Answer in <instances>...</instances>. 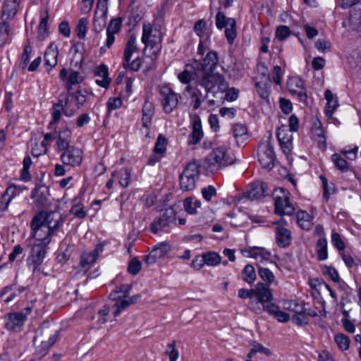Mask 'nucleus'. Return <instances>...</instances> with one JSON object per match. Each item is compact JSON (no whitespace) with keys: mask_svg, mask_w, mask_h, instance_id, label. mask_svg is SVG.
<instances>
[{"mask_svg":"<svg viewBox=\"0 0 361 361\" xmlns=\"http://www.w3.org/2000/svg\"><path fill=\"white\" fill-rule=\"evenodd\" d=\"M161 30L149 23H144L141 37V42L145 44L144 54L155 61L161 50Z\"/></svg>","mask_w":361,"mask_h":361,"instance_id":"f257e3e1","label":"nucleus"},{"mask_svg":"<svg viewBox=\"0 0 361 361\" xmlns=\"http://www.w3.org/2000/svg\"><path fill=\"white\" fill-rule=\"evenodd\" d=\"M234 163L235 159L228 152V149L225 146L214 149L204 159L205 168L212 173Z\"/></svg>","mask_w":361,"mask_h":361,"instance_id":"f03ea898","label":"nucleus"},{"mask_svg":"<svg viewBox=\"0 0 361 361\" xmlns=\"http://www.w3.org/2000/svg\"><path fill=\"white\" fill-rule=\"evenodd\" d=\"M198 81L200 85L205 88L207 94L212 93L214 97L218 92L224 93L228 87V83L225 78L218 73H214V71L202 73Z\"/></svg>","mask_w":361,"mask_h":361,"instance_id":"7ed1b4c3","label":"nucleus"},{"mask_svg":"<svg viewBox=\"0 0 361 361\" xmlns=\"http://www.w3.org/2000/svg\"><path fill=\"white\" fill-rule=\"evenodd\" d=\"M254 300H250L249 309L256 314H262L265 310V303L273 300V294L269 286L257 283L253 288Z\"/></svg>","mask_w":361,"mask_h":361,"instance_id":"20e7f679","label":"nucleus"},{"mask_svg":"<svg viewBox=\"0 0 361 361\" xmlns=\"http://www.w3.org/2000/svg\"><path fill=\"white\" fill-rule=\"evenodd\" d=\"M200 164L191 161L184 169L180 177V188L183 191H190L195 188L196 181L200 174Z\"/></svg>","mask_w":361,"mask_h":361,"instance_id":"39448f33","label":"nucleus"},{"mask_svg":"<svg viewBox=\"0 0 361 361\" xmlns=\"http://www.w3.org/2000/svg\"><path fill=\"white\" fill-rule=\"evenodd\" d=\"M44 220L45 219H44L42 214H37L31 221L30 226L33 237L37 240L42 241L40 243L47 245L50 243L51 236L54 233L44 224Z\"/></svg>","mask_w":361,"mask_h":361,"instance_id":"423d86ee","label":"nucleus"},{"mask_svg":"<svg viewBox=\"0 0 361 361\" xmlns=\"http://www.w3.org/2000/svg\"><path fill=\"white\" fill-rule=\"evenodd\" d=\"M46 244H34L27 259V264L33 274L40 271V267L47 254Z\"/></svg>","mask_w":361,"mask_h":361,"instance_id":"0eeeda50","label":"nucleus"},{"mask_svg":"<svg viewBox=\"0 0 361 361\" xmlns=\"http://www.w3.org/2000/svg\"><path fill=\"white\" fill-rule=\"evenodd\" d=\"M59 77L67 92L66 96L70 97H73L72 86L81 83L85 79V76L80 72L72 69L68 71L65 68L60 71Z\"/></svg>","mask_w":361,"mask_h":361,"instance_id":"6e6552de","label":"nucleus"},{"mask_svg":"<svg viewBox=\"0 0 361 361\" xmlns=\"http://www.w3.org/2000/svg\"><path fill=\"white\" fill-rule=\"evenodd\" d=\"M62 114L66 116H71L75 114V108L73 106V104H71V97L66 96L65 99H63L60 97L56 104H54L52 106V121L51 124L58 122Z\"/></svg>","mask_w":361,"mask_h":361,"instance_id":"1a4fd4ad","label":"nucleus"},{"mask_svg":"<svg viewBox=\"0 0 361 361\" xmlns=\"http://www.w3.org/2000/svg\"><path fill=\"white\" fill-rule=\"evenodd\" d=\"M160 95L164 111L166 114L171 113L178 104V95L169 86L164 85L160 88Z\"/></svg>","mask_w":361,"mask_h":361,"instance_id":"9d476101","label":"nucleus"},{"mask_svg":"<svg viewBox=\"0 0 361 361\" xmlns=\"http://www.w3.org/2000/svg\"><path fill=\"white\" fill-rule=\"evenodd\" d=\"M219 61L218 54L216 51H209L202 62L197 60H195L191 63V67L194 70H201L202 73H207L209 72H214Z\"/></svg>","mask_w":361,"mask_h":361,"instance_id":"9b49d317","label":"nucleus"},{"mask_svg":"<svg viewBox=\"0 0 361 361\" xmlns=\"http://www.w3.org/2000/svg\"><path fill=\"white\" fill-rule=\"evenodd\" d=\"M108 13V0H97L94 11V28L99 32L104 29Z\"/></svg>","mask_w":361,"mask_h":361,"instance_id":"f8f14e48","label":"nucleus"},{"mask_svg":"<svg viewBox=\"0 0 361 361\" xmlns=\"http://www.w3.org/2000/svg\"><path fill=\"white\" fill-rule=\"evenodd\" d=\"M258 159L263 168L269 169L273 168L276 156L274 147L270 142L260 147L258 153Z\"/></svg>","mask_w":361,"mask_h":361,"instance_id":"ddd939ff","label":"nucleus"},{"mask_svg":"<svg viewBox=\"0 0 361 361\" xmlns=\"http://www.w3.org/2000/svg\"><path fill=\"white\" fill-rule=\"evenodd\" d=\"M288 91L298 97L300 102H306L307 93L302 80L299 77H291L287 81Z\"/></svg>","mask_w":361,"mask_h":361,"instance_id":"4468645a","label":"nucleus"},{"mask_svg":"<svg viewBox=\"0 0 361 361\" xmlns=\"http://www.w3.org/2000/svg\"><path fill=\"white\" fill-rule=\"evenodd\" d=\"M175 220V212L172 209H166L160 216L154 219L150 226V230L154 233L163 230L165 227L170 225Z\"/></svg>","mask_w":361,"mask_h":361,"instance_id":"2eb2a0df","label":"nucleus"},{"mask_svg":"<svg viewBox=\"0 0 361 361\" xmlns=\"http://www.w3.org/2000/svg\"><path fill=\"white\" fill-rule=\"evenodd\" d=\"M4 319L5 326L8 330L20 331L27 319V314L23 312L10 313Z\"/></svg>","mask_w":361,"mask_h":361,"instance_id":"dca6fc26","label":"nucleus"},{"mask_svg":"<svg viewBox=\"0 0 361 361\" xmlns=\"http://www.w3.org/2000/svg\"><path fill=\"white\" fill-rule=\"evenodd\" d=\"M82 152L80 149L71 147L64 150L61 155V160L65 165L75 166L80 164L82 159Z\"/></svg>","mask_w":361,"mask_h":361,"instance_id":"f3484780","label":"nucleus"},{"mask_svg":"<svg viewBox=\"0 0 361 361\" xmlns=\"http://www.w3.org/2000/svg\"><path fill=\"white\" fill-rule=\"evenodd\" d=\"M292 130L287 126H281L277 132V137L283 152L288 154L292 149L293 134Z\"/></svg>","mask_w":361,"mask_h":361,"instance_id":"a211bd4d","label":"nucleus"},{"mask_svg":"<svg viewBox=\"0 0 361 361\" xmlns=\"http://www.w3.org/2000/svg\"><path fill=\"white\" fill-rule=\"evenodd\" d=\"M282 195L275 197V212L280 215H292L295 211L294 207L289 201V197L282 189Z\"/></svg>","mask_w":361,"mask_h":361,"instance_id":"6ab92c4d","label":"nucleus"},{"mask_svg":"<svg viewBox=\"0 0 361 361\" xmlns=\"http://www.w3.org/2000/svg\"><path fill=\"white\" fill-rule=\"evenodd\" d=\"M53 337L56 342L57 340L56 331L51 329L49 325L44 324L37 329L33 342L35 345L45 343L47 341H51V338Z\"/></svg>","mask_w":361,"mask_h":361,"instance_id":"aec40b11","label":"nucleus"},{"mask_svg":"<svg viewBox=\"0 0 361 361\" xmlns=\"http://www.w3.org/2000/svg\"><path fill=\"white\" fill-rule=\"evenodd\" d=\"M199 81L195 82V86L189 85L186 86L185 90L190 94L191 105L194 110L198 109L202 102L205 99L207 95H204L202 91L198 88Z\"/></svg>","mask_w":361,"mask_h":361,"instance_id":"412c9836","label":"nucleus"},{"mask_svg":"<svg viewBox=\"0 0 361 361\" xmlns=\"http://www.w3.org/2000/svg\"><path fill=\"white\" fill-rule=\"evenodd\" d=\"M171 247L168 243H161L154 246L149 253L145 257L147 264H154L157 259L164 257L170 250Z\"/></svg>","mask_w":361,"mask_h":361,"instance_id":"4be33fe9","label":"nucleus"},{"mask_svg":"<svg viewBox=\"0 0 361 361\" xmlns=\"http://www.w3.org/2000/svg\"><path fill=\"white\" fill-rule=\"evenodd\" d=\"M18 0H6L1 7V20L11 21L18 10Z\"/></svg>","mask_w":361,"mask_h":361,"instance_id":"5701e85b","label":"nucleus"},{"mask_svg":"<svg viewBox=\"0 0 361 361\" xmlns=\"http://www.w3.org/2000/svg\"><path fill=\"white\" fill-rule=\"evenodd\" d=\"M276 228V241L280 247L286 248L288 247L292 241L291 232L284 226L277 223Z\"/></svg>","mask_w":361,"mask_h":361,"instance_id":"b1692460","label":"nucleus"},{"mask_svg":"<svg viewBox=\"0 0 361 361\" xmlns=\"http://www.w3.org/2000/svg\"><path fill=\"white\" fill-rule=\"evenodd\" d=\"M122 20L121 18L112 19L106 29L107 38L105 42L106 47L110 48L115 41V34L121 30Z\"/></svg>","mask_w":361,"mask_h":361,"instance_id":"393cba45","label":"nucleus"},{"mask_svg":"<svg viewBox=\"0 0 361 361\" xmlns=\"http://www.w3.org/2000/svg\"><path fill=\"white\" fill-rule=\"evenodd\" d=\"M203 137V131L200 116H195L192 121V131L188 136V144L196 145Z\"/></svg>","mask_w":361,"mask_h":361,"instance_id":"a878e982","label":"nucleus"},{"mask_svg":"<svg viewBox=\"0 0 361 361\" xmlns=\"http://www.w3.org/2000/svg\"><path fill=\"white\" fill-rule=\"evenodd\" d=\"M94 75L100 77L102 79H97L95 82L100 87L107 89L111 82V78L109 77L108 67L104 64H101L94 71Z\"/></svg>","mask_w":361,"mask_h":361,"instance_id":"bb28decb","label":"nucleus"},{"mask_svg":"<svg viewBox=\"0 0 361 361\" xmlns=\"http://www.w3.org/2000/svg\"><path fill=\"white\" fill-rule=\"evenodd\" d=\"M71 138V131L66 127L63 128L58 133L56 138V145L59 151L65 150L70 148V142Z\"/></svg>","mask_w":361,"mask_h":361,"instance_id":"cd10ccee","label":"nucleus"},{"mask_svg":"<svg viewBox=\"0 0 361 361\" xmlns=\"http://www.w3.org/2000/svg\"><path fill=\"white\" fill-rule=\"evenodd\" d=\"M39 214L43 215L44 219H45L44 224L54 233L61 224V216L55 212L46 213L41 212Z\"/></svg>","mask_w":361,"mask_h":361,"instance_id":"c85d7f7f","label":"nucleus"},{"mask_svg":"<svg viewBox=\"0 0 361 361\" xmlns=\"http://www.w3.org/2000/svg\"><path fill=\"white\" fill-rule=\"evenodd\" d=\"M267 185L263 182H257L252 185V188L247 192V197L251 200H259L265 196Z\"/></svg>","mask_w":361,"mask_h":361,"instance_id":"c756f323","label":"nucleus"},{"mask_svg":"<svg viewBox=\"0 0 361 361\" xmlns=\"http://www.w3.org/2000/svg\"><path fill=\"white\" fill-rule=\"evenodd\" d=\"M58 55L59 50L57 46L51 43L47 49L44 56L45 65L49 66L50 69L56 66Z\"/></svg>","mask_w":361,"mask_h":361,"instance_id":"7c9ffc66","label":"nucleus"},{"mask_svg":"<svg viewBox=\"0 0 361 361\" xmlns=\"http://www.w3.org/2000/svg\"><path fill=\"white\" fill-rule=\"evenodd\" d=\"M313 217L304 210H300L297 213V223L303 230L309 231L311 229L313 223Z\"/></svg>","mask_w":361,"mask_h":361,"instance_id":"2f4dec72","label":"nucleus"},{"mask_svg":"<svg viewBox=\"0 0 361 361\" xmlns=\"http://www.w3.org/2000/svg\"><path fill=\"white\" fill-rule=\"evenodd\" d=\"M154 115V106L152 103L146 101L142 109V126L149 128L152 123Z\"/></svg>","mask_w":361,"mask_h":361,"instance_id":"473e14b6","label":"nucleus"},{"mask_svg":"<svg viewBox=\"0 0 361 361\" xmlns=\"http://www.w3.org/2000/svg\"><path fill=\"white\" fill-rule=\"evenodd\" d=\"M17 188H18L16 185H10L7 188L4 194H2L0 206V209L2 212L6 211L8 209L10 202L16 195V192Z\"/></svg>","mask_w":361,"mask_h":361,"instance_id":"72a5a7b5","label":"nucleus"},{"mask_svg":"<svg viewBox=\"0 0 361 361\" xmlns=\"http://www.w3.org/2000/svg\"><path fill=\"white\" fill-rule=\"evenodd\" d=\"M138 51L139 49L136 44V37L134 35H131L128 37L125 46L123 59L126 61H130L133 54L134 52H138Z\"/></svg>","mask_w":361,"mask_h":361,"instance_id":"f704fd0d","label":"nucleus"},{"mask_svg":"<svg viewBox=\"0 0 361 361\" xmlns=\"http://www.w3.org/2000/svg\"><path fill=\"white\" fill-rule=\"evenodd\" d=\"M325 99H326V114L327 116H331L334 111L338 106V102L331 90H326L324 93Z\"/></svg>","mask_w":361,"mask_h":361,"instance_id":"c9c22d12","label":"nucleus"},{"mask_svg":"<svg viewBox=\"0 0 361 361\" xmlns=\"http://www.w3.org/2000/svg\"><path fill=\"white\" fill-rule=\"evenodd\" d=\"M251 255L257 259V267L258 265H260V264H265L269 262H271V253L265 250L264 248L255 247L252 250Z\"/></svg>","mask_w":361,"mask_h":361,"instance_id":"e433bc0d","label":"nucleus"},{"mask_svg":"<svg viewBox=\"0 0 361 361\" xmlns=\"http://www.w3.org/2000/svg\"><path fill=\"white\" fill-rule=\"evenodd\" d=\"M190 66L191 64H187L185 70L179 73L177 76L179 81L187 86L190 85V82L197 74V70H194Z\"/></svg>","mask_w":361,"mask_h":361,"instance_id":"4c0bfd02","label":"nucleus"},{"mask_svg":"<svg viewBox=\"0 0 361 361\" xmlns=\"http://www.w3.org/2000/svg\"><path fill=\"white\" fill-rule=\"evenodd\" d=\"M327 240L325 238H320L317 243L316 252L319 261H324L328 258Z\"/></svg>","mask_w":361,"mask_h":361,"instance_id":"58836bf2","label":"nucleus"},{"mask_svg":"<svg viewBox=\"0 0 361 361\" xmlns=\"http://www.w3.org/2000/svg\"><path fill=\"white\" fill-rule=\"evenodd\" d=\"M233 135L236 140V142L239 145V142H243L244 138L247 137V130L245 125L242 123H235L232 127Z\"/></svg>","mask_w":361,"mask_h":361,"instance_id":"ea45409f","label":"nucleus"},{"mask_svg":"<svg viewBox=\"0 0 361 361\" xmlns=\"http://www.w3.org/2000/svg\"><path fill=\"white\" fill-rule=\"evenodd\" d=\"M118 176L120 185L123 188H127L130 183L131 173L128 169H122L119 171L112 173V176Z\"/></svg>","mask_w":361,"mask_h":361,"instance_id":"a19ab883","label":"nucleus"},{"mask_svg":"<svg viewBox=\"0 0 361 361\" xmlns=\"http://www.w3.org/2000/svg\"><path fill=\"white\" fill-rule=\"evenodd\" d=\"M131 289L130 285L124 284L118 288L110 293V298L113 300H120L123 298L128 296Z\"/></svg>","mask_w":361,"mask_h":361,"instance_id":"79ce46f5","label":"nucleus"},{"mask_svg":"<svg viewBox=\"0 0 361 361\" xmlns=\"http://www.w3.org/2000/svg\"><path fill=\"white\" fill-rule=\"evenodd\" d=\"M8 21L1 20L0 22V46L6 44L11 36V30Z\"/></svg>","mask_w":361,"mask_h":361,"instance_id":"37998d69","label":"nucleus"},{"mask_svg":"<svg viewBox=\"0 0 361 361\" xmlns=\"http://www.w3.org/2000/svg\"><path fill=\"white\" fill-rule=\"evenodd\" d=\"M73 97H71V104H73V106L78 109L80 105H82L87 99V92H82V90L79 89L76 92H72Z\"/></svg>","mask_w":361,"mask_h":361,"instance_id":"c03bdc74","label":"nucleus"},{"mask_svg":"<svg viewBox=\"0 0 361 361\" xmlns=\"http://www.w3.org/2000/svg\"><path fill=\"white\" fill-rule=\"evenodd\" d=\"M225 35L229 44H233L236 37V25L234 18H229L228 26L226 27Z\"/></svg>","mask_w":361,"mask_h":361,"instance_id":"a18cd8bd","label":"nucleus"},{"mask_svg":"<svg viewBox=\"0 0 361 361\" xmlns=\"http://www.w3.org/2000/svg\"><path fill=\"white\" fill-rule=\"evenodd\" d=\"M292 320L298 326H305L308 324L309 319L306 314V309L304 307H300L293 316Z\"/></svg>","mask_w":361,"mask_h":361,"instance_id":"49530a36","label":"nucleus"},{"mask_svg":"<svg viewBox=\"0 0 361 361\" xmlns=\"http://www.w3.org/2000/svg\"><path fill=\"white\" fill-rule=\"evenodd\" d=\"M78 269L80 271L86 273L90 269V252L85 251L80 256Z\"/></svg>","mask_w":361,"mask_h":361,"instance_id":"de8ad7c7","label":"nucleus"},{"mask_svg":"<svg viewBox=\"0 0 361 361\" xmlns=\"http://www.w3.org/2000/svg\"><path fill=\"white\" fill-rule=\"evenodd\" d=\"M89 20L87 18H82L79 20L75 32L80 39H84L88 30Z\"/></svg>","mask_w":361,"mask_h":361,"instance_id":"09e8293b","label":"nucleus"},{"mask_svg":"<svg viewBox=\"0 0 361 361\" xmlns=\"http://www.w3.org/2000/svg\"><path fill=\"white\" fill-rule=\"evenodd\" d=\"M258 274L259 277L266 282L265 285L269 286L274 281L275 276L268 268L258 265Z\"/></svg>","mask_w":361,"mask_h":361,"instance_id":"8fccbe9b","label":"nucleus"},{"mask_svg":"<svg viewBox=\"0 0 361 361\" xmlns=\"http://www.w3.org/2000/svg\"><path fill=\"white\" fill-rule=\"evenodd\" d=\"M243 279L247 283L251 284L256 279V273L255 268L251 264H247L242 271Z\"/></svg>","mask_w":361,"mask_h":361,"instance_id":"3c124183","label":"nucleus"},{"mask_svg":"<svg viewBox=\"0 0 361 361\" xmlns=\"http://www.w3.org/2000/svg\"><path fill=\"white\" fill-rule=\"evenodd\" d=\"M48 20H49V15L47 14L46 16L42 18L41 19V21L38 26V38L40 40L45 39L48 36Z\"/></svg>","mask_w":361,"mask_h":361,"instance_id":"603ef678","label":"nucleus"},{"mask_svg":"<svg viewBox=\"0 0 361 361\" xmlns=\"http://www.w3.org/2000/svg\"><path fill=\"white\" fill-rule=\"evenodd\" d=\"M255 86L259 97L264 99L268 100L269 96V86L267 84V81L256 82Z\"/></svg>","mask_w":361,"mask_h":361,"instance_id":"864d4df0","label":"nucleus"},{"mask_svg":"<svg viewBox=\"0 0 361 361\" xmlns=\"http://www.w3.org/2000/svg\"><path fill=\"white\" fill-rule=\"evenodd\" d=\"M167 146V140L166 138L161 134H159L157 142L155 143L154 147V152L158 153L159 154H164L166 152Z\"/></svg>","mask_w":361,"mask_h":361,"instance_id":"5fc2aeb1","label":"nucleus"},{"mask_svg":"<svg viewBox=\"0 0 361 361\" xmlns=\"http://www.w3.org/2000/svg\"><path fill=\"white\" fill-rule=\"evenodd\" d=\"M205 264L209 266H216L221 262V256L215 252H208L203 255Z\"/></svg>","mask_w":361,"mask_h":361,"instance_id":"6e6d98bb","label":"nucleus"},{"mask_svg":"<svg viewBox=\"0 0 361 361\" xmlns=\"http://www.w3.org/2000/svg\"><path fill=\"white\" fill-rule=\"evenodd\" d=\"M109 313V308L104 306L96 314L97 322L94 324V328H99V326L107 321V317Z\"/></svg>","mask_w":361,"mask_h":361,"instance_id":"4d7b16f0","label":"nucleus"},{"mask_svg":"<svg viewBox=\"0 0 361 361\" xmlns=\"http://www.w3.org/2000/svg\"><path fill=\"white\" fill-rule=\"evenodd\" d=\"M331 159L336 167L341 171H347L348 170V164L345 159L341 157L338 154H334Z\"/></svg>","mask_w":361,"mask_h":361,"instance_id":"13d9d810","label":"nucleus"},{"mask_svg":"<svg viewBox=\"0 0 361 361\" xmlns=\"http://www.w3.org/2000/svg\"><path fill=\"white\" fill-rule=\"evenodd\" d=\"M334 340L341 350H346L349 348L350 339L345 334H338L336 335Z\"/></svg>","mask_w":361,"mask_h":361,"instance_id":"bf43d9fd","label":"nucleus"},{"mask_svg":"<svg viewBox=\"0 0 361 361\" xmlns=\"http://www.w3.org/2000/svg\"><path fill=\"white\" fill-rule=\"evenodd\" d=\"M132 304H133V301L129 300V299L118 300L113 307L115 309L113 313L114 316L118 317L122 310L127 309Z\"/></svg>","mask_w":361,"mask_h":361,"instance_id":"052dcab7","label":"nucleus"},{"mask_svg":"<svg viewBox=\"0 0 361 361\" xmlns=\"http://www.w3.org/2000/svg\"><path fill=\"white\" fill-rule=\"evenodd\" d=\"M55 338L53 337L51 338V341H47L45 343H38L35 345L36 346L37 353L40 356H44L49 349L55 343Z\"/></svg>","mask_w":361,"mask_h":361,"instance_id":"680f3d73","label":"nucleus"},{"mask_svg":"<svg viewBox=\"0 0 361 361\" xmlns=\"http://www.w3.org/2000/svg\"><path fill=\"white\" fill-rule=\"evenodd\" d=\"M331 243L339 251L345 249V243L341 239V235L334 230L331 232Z\"/></svg>","mask_w":361,"mask_h":361,"instance_id":"e2e57ef3","label":"nucleus"},{"mask_svg":"<svg viewBox=\"0 0 361 361\" xmlns=\"http://www.w3.org/2000/svg\"><path fill=\"white\" fill-rule=\"evenodd\" d=\"M123 66L125 68H129L133 71H138L142 66V59L140 57H137L132 61H126L123 59Z\"/></svg>","mask_w":361,"mask_h":361,"instance_id":"0e129e2a","label":"nucleus"},{"mask_svg":"<svg viewBox=\"0 0 361 361\" xmlns=\"http://www.w3.org/2000/svg\"><path fill=\"white\" fill-rule=\"evenodd\" d=\"M290 35V30L286 25H279L276 30V37L281 41L288 38Z\"/></svg>","mask_w":361,"mask_h":361,"instance_id":"69168bd1","label":"nucleus"},{"mask_svg":"<svg viewBox=\"0 0 361 361\" xmlns=\"http://www.w3.org/2000/svg\"><path fill=\"white\" fill-rule=\"evenodd\" d=\"M141 267V262L137 258L135 257L130 261L128 271L131 274L136 275L140 271Z\"/></svg>","mask_w":361,"mask_h":361,"instance_id":"338daca9","label":"nucleus"},{"mask_svg":"<svg viewBox=\"0 0 361 361\" xmlns=\"http://www.w3.org/2000/svg\"><path fill=\"white\" fill-rule=\"evenodd\" d=\"M166 353L169 355L170 361H176L179 353L178 351L176 349L175 341L168 344V349L166 350Z\"/></svg>","mask_w":361,"mask_h":361,"instance_id":"774afa93","label":"nucleus"}]
</instances>
